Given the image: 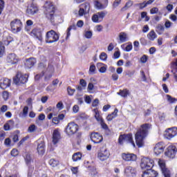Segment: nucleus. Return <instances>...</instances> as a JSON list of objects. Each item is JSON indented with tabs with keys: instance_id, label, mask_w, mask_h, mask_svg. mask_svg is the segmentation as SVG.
Segmentation results:
<instances>
[{
	"instance_id": "nucleus-1",
	"label": "nucleus",
	"mask_w": 177,
	"mask_h": 177,
	"mask_svg": "<svg viewBox=\"0 0 177 177\" xmlns=\"http://www.w3.org/2000/svg\"><path fill=\"white\" fill-rule=\"evenodd\" d=\"M151 128V124H144L141 125L140 129L137 131L135 135L136 143L138 147H143L145 145V139L149 133V130Z\"/></svg>"
},
{
	"instance_id": "nucleus-2",
	"label": "nucleus",
	"mask_w": 177,
	"mask_h": 177,
	"mask_svg": "<svg viewBox=\"0 0 177 177\" xmlns=\"http://www.w3.org/2000/svg\"><path fill=\"white\" fill-rule=\"evenodd\" d=\"M39 70H42L41 75H36L35 80H38L41 77H44L45 81H49L52 78L53 73H55V67L52 64H49L46 67V64L41 62L38 66Z\"/></svg>"
},
{
	"instance_id": "nucleus-3",
	"label": "nucleus",
	"mask_w": 177,
	"mask_h": 177,
	"mask_svg": "<svg viewBox=\"0 0 177 177\" xmlns=\"http://www.w3.org/2000/svg\"><path fill=\"white\" fill-rule=\"evenodd\" d=\"M44 8L46 17L53 23L55 21V6L50 1H47L45 3Z\"/></svg>"
},
{
	"instance_id": "nucleus-4",
	"label": "nucleus",
	"mask_w": 177,
	"mask_h": 177,
	"mask_svg": "<svg viewBox=\"0 0 177 177\" xmlns=\"http://www.w3.org/2000/svg\"><path fill=\"white\" fill-rule=\"evenodd\" d=\"M24 157L26 161V164L28 167V176H32V173L34 172V165H35V163H34V160H32V159L31 158V156L30 155V153H26L24 155Z\"/></svg>"
},
{
	"instance_id": "nucleus-5",
	"label": "nucleus",
	"mask_w": 177,
	"mask_h": 177,
	"mask_svg": "<svg viewBox=\"0 0 177 177\" xmlns=\"http://www.w3.org/2000/svg\"><path fill=\"white\" fill-rule=\"evenodd\" d=\"M59 41V34L55 30H51L48 31L46 34V42L47 44H53V42H57Z\"/></svg>"
},
{
	"instance_id": "nucleus-6",
	"label": "nucleus",
	"mask_w": 177,
	"mask_h": 177,
	"mask_svg": "<svg viewBox=\"0 0 177 177\" xmlns=\"http://www.w3.org/2000/svg\"><path fill=\"white\" fill-rule=\"evenodd\" d=\"M65 132L68 136H73L78 132V124L74 122H69L66 127Z\"/></svg>"
},
{
	"instance_id": "nucleus-7",
	"label": "nucleus",
	"mask_w": 177,
	"mask_h": 177,
	"mask_svg": "<svg viewBox=\"0 0 177 177\" xmlns=\"http://www.w3.org/2000/svg\"><path fill=\"white\" fill-rule=\"evenodd\" d=\"M140 167L142 169H145V171L151 169V168L154 167V160L150 158H142Z\"/></svg>"
},
{
	"instance_id": "nucleus-8",
	"label": "nucleus",
	"mask_w": 177,
	"mask_h": 177,
	"mask_svg": "<svg viewBox=\"0 0 177 177\" xmlns=\"http://www.w3.org/2000/svg\"><path fill=\"white\" fill-rule=\"evenodd\" d=\"M10 27L12 32L17 34V32L21 31V28H23V23L20 19H16L10 22Z\"/></svg>"
},
{
	"instance_id": "nucleus-9",
	"label": "nucleus",
	"mask_w": 177,
	"mask_h": 177,
	"mask_svg": "<svg viewBox=\"0 0 177 177\" xmlns=\"http://www.w3.org/2000/svg\"><path fill=\"white\" fill-rule=\"evenodd\" d=\"M158 164L162 171V174L165 177H171V171L167 168V165L165 164V160L162 159H159Z\"/></svg>"
},
{
	"instance_id": "nucleus-10",
	"label": "nucleus",
	"mask_w": 177,
	"mask_h": 177,
	"mask_svg": "<svg viewBox=\"0 0 177 177\" xmlns=\"http://www.w3.org/2000/svg\"><path fill=\"white\" fill-rule=\"evenodd\" d=\"M28 80V76L26 74L22 75L21 73H18L14 77V82L16 85H20V84H26Z\"/></svg>"
},
{
	"instance_id": "nucleus-11",
	"label": "nucleus",
	"mask_w": 177,
	"mask_h": 177,
	"mask_svg": "<svg viewBox=\"0 0 177 177\" xmlns=\"http://www.w3.org/2000/svg\"><path fill=\"white\" fill-rule=\"evenodd\" d=\"M107 15L106 11H100L97 12L96 14H94L92 17L91 20L93 21V23H100L106 17V15Z\"/></svg>"
},
{
	"instance_id": "nucleus-12",
	"label": "nucleus",
	"mask_w": 177,
	"mask_h": 177,
	"mask_svg": "<svg viewBox=\"0 0 177 177\" xmlns=\"http://www.w3.org/2000/svg\"><path fill=\"white\" fill-rule=\"evenodd\" d=\"M177 135V129L176 127L169 128L164 132V136L166 139H172Z\"/></svg>"
},
{
	"instance_id": "nucleus-13",
	"label": "nucleus",
	"mask_w": 177,
	"mask_h": 177,
	"mask_svg": "<svg viewBox=\"0 0 177 177\" xmlns=\"http://www.w3.org/2000/svg\"><path fill=\"white\" fill-rule=\"evenodd\" d=\"M97 157L100 161H106V160L110 157V152H109L107 149L102 148L98 152Z\"/></svg>"
},
{
	"instance_id": "nucleus-14",
	"label": "nucleus",
	"mask_w": 177,
	"mask_h": 177,
	"mask_svg": "<svg viewBox=\"0 0 177 177\" xmlns=\"http://www.w3.org/2000/svg\"><path fill=\"white\" fill-rule=\"evenodd\" d=\"M176 147L174 145H170L168 147L167 151L165 152V156L169 157V158H175V156H176Z\"/></svg>"
},
{
	"instance_id": "nucleus-15",
	"label": "nucleus",
	"mask_w": 177,
	"mask_h": 177,
	"mask_svg": "<svg viewBox=\"0 0 177 177\" xmlns=\"http://www.w3.org/2000/svg\"><path fill=\"white\" fill-rule=\"evenodd\" d=\"M165 149V146L164 145V143L158 142L155 145L153 148V152L156 156H160V154H162V153H164Z\"/></svg>"
},
{
	"instance_id": "nucleus-16",
	"label": "nucleus",
	"mask_w": 177,
	"mask_h": 177,
	"mask_svg": "<svg viewBox=\"0 0 177 177\" xmlns=\"http://www.w3.org/2000/svg\"><path fill=\"white\" fill-rule=\"evenodd\" d=\"M109 5V1L104 0L103 3H101L99 1H94V6L95 9L98 10H103V9H106Z\"/></svg>"
},
{
	"instance_id": "nucleus-17",
	"label": "nucleus",
	"mask_w": 177,
	"mask_h": 177,
	"mask_svg": "<svg viewBox=\"0 0 177 177\" xmlns=\"http://www.w3.org/2000/svg\"><path fill=\"white\" fill-rule=\"evenodd\" d=\"M122 158L124 160V161H136L138 156L135 155L134 153H122Z\"/></svg>"
},
{
	"instance_id": "nucleus-18",
	"label": "nucleus",
	"mask_w": 177,
	"mask_h": 177,
	"mask_svg": "<svg viewBox=\"0 0 177 177\" xmlns=\"http://www.w3.org/2000/svg\"><path fill=\"white\" fill-rule=\"evenodd\" d=\"M7 63H9V64H17L19 63V57L15 53L9 54L7 57Z\"/></svg>"
},
{
	"instance_id": "nucleus-19",
	"label": "nucleus",
	"mask_w": 177,
	"mask_h": 177,
	"mask_svg": "<svg viewBox=\"0 0 177 177\" xmlns=\"http://www.w3.org/2000/svg\"><path fill=\"white\" fill-rule=\"evenodd\" d=\"M91 139L93 143H100L103 141V136L99 133H93L91 135Z\"/></svg>"
},
{
	"instance_id": "nucleus-20",
	"label": "nucleus",
	"mask_w": 177,
	"mask_h": 177,
	"mask_svg": "<svg viewBox=\"0 0 177 177\" xmlns=\"http://www.w3.org/2000/svg\"><path fill=\"white\" fill-rule=\"evenodd\" d=\"M30 35L35 37L39 41H42V31L39 28L33 29L30 32Z\"/></svg>"
},
{
	"instance_id": "nucleus-21",
	"label": "nucleus",
	"mask_w": 177,
	"mask_h": 177,
	"mask_svg": "<svg viewBox=\"0 0 177 177\" xmlns=\"http://www.w3.org/2000/svg\"><path fill=\"white\" fill-rule=\"evenodd\" d=\"M124 174L127 176L133 177L136 174V170L131 166H127L124 169Z\"/></svg>"
},
{
	"instance_id": "nucleus-22",
	"label": "nucleus",
	"mask_w": 177,
	"mask_h": 177,
	"mask_svg": "<svg viewBox=\"0 0 177 177\" xmlns=\"http://www.w3.org/2000/svg\"><path fill=\"white\" fill-rule=\"evenodd\" d=\"M60 131H59V129L54 130L53 133V145H56L59 143V141L60 140Z\"/></svg>"
},
{
	"instance_id": "nucleus-23",
	"label": "nucleus",
	"mask_w": 177,
	"mask_h": 177,
	"mask_svg": "<svg viewBox=\"0 0 177 177\" xmlns=\"http://www.w3.org/2000/svg\"><path fill=\"white\" fill-rule=\"evenodd\" d=\"M37 152L39 154L45 153V142L44 140H38Z\"/></svg>"
},
{
	"instance_id": "nucleus-24",
	"label": "nucleus",
	"mask_w": 177,
	"mask_h": 177,
	"mask_svg": "<svg viewBox=\"0 0 177 177\" xmlns=\"http://www.w3.org/2000/svg\"><path fill=\"white\" fill-rule=\"evenodd\" d=\"M10 86V80L4 78L0 81V88L1 89H6Z\"/></svg>"
},
{
	"instance_id": "nucleus-25",
	"label": "nucleus",
	"mask_w": 177,
	"mask_h": 177,
	"mask_svg": "<svg viewBox=\"0 0 177 177\" xmlns=\"http://www.w3.org/2000/svg\"><path fill=\"white\" fill-rule=\"evenodd\" d=\"M27 13L31 16L35 15V13H38V7L34 4H31L27 9Z\"/></svg>"
},
{
	"instance_id": "nucleus-26",
	"label": "nucleus",
	"mask_w": 177,
	"mask_h": 177,
	"mask_svg": "<svg viewBox=\"0 0 177 177\" xmlns=\"http://www.w3.org/2000/svg\"><path fill=\"white\" fill-rule=\"evenodd\" d=\"M124 142L127 143H131L133 147H136L135 142L132 139V134H124Z\"/></svg>"
},
{
	"instance_id": "nucleus-27",
	"label": "nucleus",
	"mask_w": 177,
	"mask_h": 177,
	"mask_svg": "<svg viewBox=\"0 0 177 177\" xmlns=\"http://www.w3.org/2000/svg\"><path fill=\"white\" fill-rule=\"evenodd\" d=\"M12 41H13V39L12 38V37L9 35H4L1 42L2 43V45L5 46V45H9V43L12 42Z\"/></svg>"
},
{
	"instance_id": "nucleus-28",
	"label": "nucleus",
	"mask_w": 177,
	"mask_h": 177,
	"mask_svg": "<svg viewBox=\"0 0 177 177\" xmlns=\"http://www.w3.org/2000/svg\"><path fill=\"white\" fill-rule=\"evenodd\" d=\"M37 63V60L35 58H29L25 62V66L28 67V68H31Z\"/></svg>"
},
{
	"instance_id": "nucleus-29",
	"label": "nucleus",
	"mask_w": 177,
	"mask_h": 177,
	"mask_svg": "<svg viewBox=\"0 0 177 177\" xmlns=\"http://www.w3.org/2000/svg\"><path fill=\"white\" fill-rule=\"evenodd\" d=\"M144 173H146L147 175L149 177H157L158 176V173L155 170L151 169H148V170H145Z\"/></svg>"
},
{
	"instance_id": "nucleus-30",
	"label": "nucleus",
	"mask_w": 177,
	"mask_h": 177,
	"mask_svg": "<svg viewBox=\"0 0 177 177\" xmlns=\"http://www.w3.org/2000/svg\"><path fill=\"white\" fill-rule=\"evenodd\" d=\"M82 158V153L81 152H76L72 156V160L74 162H77V161H80Z\"/></svg>"
},
{
	"instance_id": "nucleus-31",
	"label": "nucleus",
	"mask_w": 177,
	"mask_h": 177,
	"mask_svg": "<svg viewBox=\"0 0 177 177\" xmlns=\"http://www.w3.org/2000/svg\"><path fill=\"white\" fill-rule=\"evenodd\" d=\"M118 95H120L122 97H127L129 95V91L127 88L120 90Z\"/></svg>"
},
{
	"instance_id": "nucleus-32",
	"label": "nucleus",
	"mask_w": 177,
	"mask_h": 177,
	"mask_svg": "<svg viewBox=\"0 0 177 177\" xmlns=\"http://www.w3.org/2000/svg\"><path fill=\"white\" fill-rule=\"evenodd\" d=\"M147 38L150 41H154L157 38V34H156L154 30H151L147 35Z\"/></svg>"
},
{
	"instance_id": "nucleus-33",
	"label": "nucleus",
	"mask_w": 177,
	"mask_h": 177,
	"mask_svg": "<svg viewBox=\"0 0 177 177\" xmlns=\"http://www.w3.org/2000/svg\"><path fill=\"white\" fill-rule=\"evenodd\" d=\"M14 124H15V122H13V120H9L3 126L4 131H10V127H13Z\"/></svg>"
},
{
	"instance_id": "nucleus-34",
	"label": "nucleus",
	"mask_w": 177,
	"mask_h": 177,
	"mask_svg": "<svg viewBox=\"0 0 177 177\" xmlns=\"http://www.w3.org/2000/svg\"><path fill=\"white\" fill-rule=\"evenodd\" d=\"M59 160H56V159H50L49 160V165L53 167V168L57 167V165H59Z\"/></svg>"
},
{
	"instance_id": "nucleus-35",
	"label": "nucleus",
	"mask_w": 177,
	"mask_h": 177,
	"mask_svg": "<svg viewBox=\"0 0 177 177\" xmlns=\"http://www.w3.org/2000/svg\"><path fill=\"white\" fill-rule=\"evenodd\" d=\"M119 38L120 42H127L128 38L127 37V34L125 32H120L119 35Z\"/></svg>"
},
{
	"instance_id": "nucleus-36",
	"label": "nucleus",
	"mask_w": 177,
	"mask_h": 177,
	"mask_svg": "<svg viewBox=\"0 0 177 177\" xmlns=\"http://www.w3.org/2000/svg\"><path fill=\"white\" fill-rule=\"evenodd\" d=\"M93 111L95 113V118L97 120V121L98 122L102 121L103 118H102V117L100 116V113H99V111H97V109H94Z\"/></svg>"
},
{
	"instance_id": "nucleus-37",
	"label": "nucleus",
	"mask_w": 177,
	"mask_h": 177,
	"mask_svg": "<svg viewBox=\"0 0 177 177\" xmlns=\"http://www.w3.org/2000/svg\"><path fill=\"white\" fill-rule=\"evenodd\" d=\"M27 115H28V106H24L23 109L21 117H23V118H26Z\"/></svg>"
},
{
	"instance_id": "nucleus-38",
	"label": "nucleus",
	"mask_w": 177,
	"mask_h": 177,
	"mask_svg": "<svg viewBox=\"0 0 177 177\" xmlns=\"http://www.w3.org/2000/svg\"><path fill=\"white\" fill-rule=\"evenodd\" d=\"M92 35H93V33L91 30H87L84 32V37L85 38H87V39H91Z\"/></svg>"
},
{
	"instance_id": "nucleus-39",
	"label": "nucleus",
	"mask_w": 177,
	"mask_h": 177,
	"mask_svg": "<svg viewBox=\"0 0 177 177\" xmlns=\"http://www.w3.org/2000/svg\"><path fill=\"white\" fill-rule=\"evenodd\" d=\"M5 54V46L0 41V57H2Z\"/></svg>"
},
{
	"instance_id": "nucleus-40",
	"label": "nucleus",
	"mask_w": 177,
	"mask_h": 177,
	"mask_svg": "<svg viewBox=\"0 0 177 177\" xmlns=\"http://www.w3.org/2000/svg\"><path fill=\"white\" fill-rule=\"evenodd\" d=\"M167 99L169 102V103H175V102H176V99L172 97L171 95H167Z\"/></svg>"
},
{
	"instance_id": "nucleus-41",
	"label": "nucleus",
	"mask_w": 177,
	"mask_h": 177,
	"mask_svg": "<svg viewBox=\"0 0 177 177\" xmlns=\"http://www.w3.org/2000/svg\"><path fill=\"white\" fill-rule=\"evenodd\" d=\"M90 174L92 176H96L97 175V171L95 167H91Z\"/></svg>"
},
{
	"instance_id": "nucleus-42",
	"label": "nucleus",
	"mask_w": 177,
	"mask_h": 177,
	"mask_svg": "<svg viewBox=\"0 0 177 177\" xmlns=\"http://www.w3.org/2000/svg\"><path fill=\"white\" fill-rule=\"evenodd\" d=\"M11 143H12V140H10V138H6L4 140V145L7 146V147H10L12 146Z\"/></svg>"
},
{
	"instance_id": "nucleus-43",
	"label": "nucleus",
	"mask_w": 177,
	"mask_h": 177,
	"mask_svg": "<svg viewBox=\"0 0 177 177\" xmlns=\"http://www.w3.org/2000/svg\"><path fill=\"white\" fill-rule=\"evenodd\" d=\"M99 122H100L102 128H103V129H109V127L107 126V124L106 123H104V120L103 119L102 120H100Z\"/></svg>"
},
{
	"instance_id": "nucleus-44",
	"label": "nucleus",
	"mask_w": 177,
	"mask_h": 177,
	"mask_svg": "<svg viewBox=\"0 0 177 177\" xmlns=\"http://www.w3.org/2000/svg\"><path fill=\"white\" fill-rule=\"evenodd\" d=\"M95 71H96V66L94 64H91L89 68V73L91 74H95Z\"/></svg>"
},
{
	"instance_id": "nucleus-45",
	"label": "nucleus",
	"mask_w": 177,
	"mask_h": 177,
	"mask_svg": "<svg viewBox=\"0 0 177 177\" xmlns=\"http://www.w3.org/2000/svg\"><path fill=\"white\" fill-rule=\"evenodd\" d=\"M82 6L84 7V11L89 12V10L91 9V6L88 3H86L84 4H82Z\"/></svg>"
},
{
	"instance_id": "nucleus-46",
	"label": "nucleus",
	"mask_w": 177,
	"mask_h": 177,
	"mask_svg": "<svg viewBox=\"0 0 177 177\" xmlns=\"http://www.w3.org/2000/svg\"><path fill=\"white\" fill-rule=\"evenodd\" d=\"M139 45H140L139 41H135L133 42L134 50L136 52H138V50H139Z\"/></svg>"
},
{
	"instance_id": "nucleus-47",
	"label": "nucleus",
	"mask_w": 177,
	"mask_h": 177,
	"mask_svg": "<svg viewBox=\"0 0 177 177\" xmlns=\"http://www.w3.org/2000/svg\"><path fill=\"white\" fill-rule=\"evenodd\" d=\"M124 142H125L124 140V135H120L118 139V142L120 145H123Z\"/></svg>"
},
{
	"instance_id": "nucleus-48",
	"label": "nucleus",
	"mask_w": 177,
	"mask_h": 177,
	"mask_svg": "<svg viewBox=\"0 0 177 177\" xmlns=\"http://www.w3.org/2000/svg\"><path fill=\"white\" fill-rule=\"evenodd\" d=\"M11 156H12V157H16V156H19V151L16 149H13L11 151Z\"/></svg>"
},
{
	"instance_id": "nucleus-49",
	"label": "nucleus",
	"mask_w": 177,
	"mask_h": 177,
	"mask_svg": "<svg viewBox=\"0 0 177 177\" xmlns=\"http://www.w3.org/2000/svg\"><path fill=\"white\" fill-rule=\"evenodd\" d=\"M150 13L151 15H156V13H158V8L157 7L152 8L150 10Z\"/></svg>"
},
{
	"instance_id": "nucleus-50",
	"label": "nucleus",
	"mask_w": 177,
	"mask_h": 177,
	"mask_svg": "<svg viewBox=\"0 0 177 177\" xmlns=\"http://www.w3.org/2000/svg\"><path fill=\"white\" fill-rule=\"evenodd\" d=\"M68 93L70 95V96H73L74 95V92H75V89L71 88V87L67 88Z\"/></svg>"
},
{
	"instance_id": "nucleus-51",
	"label": "nucleus",
	"mask_w": 177,
	"mask_h": 177,
	"mask_svg": "<svg viewBox=\"0 0 177 177\" xmlns=\"http://www.w3.org/2000/svg\"><path fill=\"white\" fill-rule=\"evenodd\" d=\"M3 98L5 100H8V99H9V92L5 91L3 92Z\"/></svg>"
},
{
	"instance_id": "nucleus-52",
	"label": "nucleus",
	"mask_w": 177,
	"mask_h": 177,
	"mask_svg": "<svg viewBox=\"0 0 177 177\" xmlns=\"http://www.w3.org/2000/svg\"><path fill=\"white\" fill-rule=\"evenodd\" d=\"M100 60H106L107 59V54L106 53H102L100 55Z\"/></svg>"
},
{
	"instance_id": "nucleus-53",
	"label": "nucleus",
	"mask_w": 177,
	"mask_h": 177,
	"mask_svg": "<svg viewBox=\"0 0 177 177\" xmlns=\"http://www.w3.org/2000/svg\"><path fill=\"white\" fill-rule=\"evenodd\" d=\"M133 5V3L132 1H128L126 3L125 6L123 8V9H128L131 8Z\"/></svg>"
},
{
	"instance_id": "nucleus-54",
	"label": "nucleus",
	"mask_w": 177,
	"mask_h": 177,
	"mask_svg": "<svg viewBox=\"0 0 177 177\" xmlns=\"http://www.w3.org/2000/svg\"><path fill=\"white\" fill-rule=\"evenodd\" d=\"M115 118V116L114 115V113H112L111 114L108 115V116L106 117V120L107 121H112V120Z\"/></svg>"
},
{
	"instance_id": "nucleus-55",
	"label": "nucleus",
	"mask_w": 177,
	"mask_h": 177,
	"mask_svg": "<svg viewBox=\"0 0 177 177\" xmlns=\"http://www.w3.org/2000/svg\"><path fill=\"white\" fill-rule=\"evenodd\" d=\"M71 171H72L73 174H74L75 175H77V174H78V167H73L71 168Z\"/></svg>"
},
{
	"instance_id": "nucleus-56",
	"label": "nucleus",
	"mask_w": 177,
	"mask_h": 177,
	"mask_svg": "<svg viewBox=\"0 0 177 177\" xmlns=\"http://www.w3.org/2000/svg\"><path fill=\"white\" fill-rule=\"evenodd\" d=\"M132 48H133L132 44H130L126 46L124 50L126 52H131V50H132Z\"/></svg>"
},
{
	"instance_id": "nucleus-57",
	"label": "nucleus",
	"mask_w": 177,
	"mask_h": 177,
	"mask_svg": "<svg viewBox=\"0 0 177 177\" xmlns=\"http://www.w3.org/2000/svg\"><path fill=\"white\" fill-rule=\"evenodd\" d=\"M107 70L106 66H101L99 69L100 73H106V71Z\"/></svg>"
},
{
	"instance_id": "nucleus-58",
	"label": "nucleus",
	"mask_w": 177,
	"mask_h": 177,
	"mask_svg": "<svg viewBox=\"0 0 177 177\" xmlns=\"http://www.w3.org/2000/svg\"><path fill=\"white\" fill-rule=\"evenodd\" d=\"M4 5L3 0H0V15L2 13V10H3Z\"/></svg>"
},
{
	"instance_id": "nucleus-59",
	"label": "nucleus",
	"mask_w": 177,
	"mask_h": 177,
	"mask_svg": "<svg viewBox=\"0 0 177 177\" xmlns=\"http://www.w3.org/2000/svg\"><path fill=\"white\" fill-rule=\"evenodd\" d=\"M35 129L36 128L35 124H32L28 127V132H30V133H32V132H34Z\"/></svg>"
},
{
	"instance_id": "nucleus-60",
	"label": "nucleus",
	"mask_w": 177,
	"mask_h": 177,
	"mask_svg": "<svg viewBox=\"0 0 177 177\" xmlns=\"http://www.w3.org/2000/svg\"><path fill=\"white\" fill-rule=\"evenodd\" d=\"M0 111H1V113H6V111H8V106L3 105L0 109Z\"/></svg>"
},
{
	"instance_id": "nucleus-61",
	"label": "nucleus",
	"mask_w": 177,
	"mask_h": 177,
	"mask_svg": "<svg viewBox=\"0 0 177 177\" xmlns=\"http://www.w3.org/2000/svg\"><path fill=\"white\" fill-rule=\"evenodd\" d=\"M147 62V55H143L140 58V62L141 63H146Z\"/></svg>"
},
{
	"instance_id": "nucleus-62",
	"label": "nucleus",
	"mask_w": 177,
	"mask_h": 177,
	"mask_svg": "<svg viewBox=\"0 0 177 177\" xmlns=\"http://www.w3.org/2000/svg\"><path fill=\"white\" fill-rule=\"evenodd\" d=\"M85 10L84 8H80L79 10V16L82 17L85 15Z\"/></svg>"
},
{
	"instance_id": "nucleus-63",
	"label": "nucleus",
	"mask_w": 177,
	"mask_h": 177,
	"mask_svg": "<svg viewBox=\"0 0 177 177\" xmlns=\"http://www.w3.org/2000/svg\"><path fill=\"white\" fill-rule=\"evenodd\" d=\"M80 84L82 85V86H83V88L86 86V82L84 79L80 80Z\"/></svg>"
},
{
	"instance_id": "nucleus-64",
	"label": "nucleus",
	"mask_w": 177,
	"mask_h": 177,
	"mask_svg": "<svg viewBox=\"0 0 177 177\" xmlns=\"http://www.w3.org/2000/svg\"><path fill=\"white\" fill-rule=\"evenodd\" d=\"M57 109H59V110H62L63 109V102H59L56 105Z\"/></svg>"
}]
</instances>
